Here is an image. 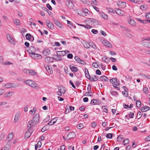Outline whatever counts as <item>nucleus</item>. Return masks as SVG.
<instances>
[{"mask_svg":"<svg viewBox=\"0 0 150 150\" xmlns=\"http://www.w3.org/2000/svg\"><path fill=\"white\" fill-rule=\"evenodd\" d=\"M40 115L38 114H35L33 119L29 121L28 124V128L30 129L32 127L35 126L38 122Z\"/></svg>","mask_w":150,"mask_h":150,"instance_id":"1","label":"nucleus"},{"mask_svg":"<svg viewBox=\"0 0 150 150\" xmlns=\"http://www.w3.org/2000/svg\"><path fill=\"white\" fill-rule=\"evenodd\" d=\"M24 83L34 88L38 89V85L35 82L31 80H27L24 81Z\"/></svg>","mask_w":150,"mask_h":150,"instance_id":"2","label":"nucleus"},{"mask_svg":"<svg viewBox=\"0 0 150 150\" xmlns=\"http://www.w3.org/2000/svg\"><path fill=\"white\" fill-rule=\"evenodd\" d=\"M77 13L78 15L83 16H84L86 15V13L88 14H89L90 12L89 11L86 9H84L83 11L79 10H77Z\"/></svg>","mask_w":150,"mask_h":150,"instance_id":"3","label":"nucleus"},{"mask_svg":"<svg viewBox=\"0 0 150 150\" xmlns=\"http://www.w3.org/2000/svg\"><path fill=\"white\" fill-rule=\"evenodd\" d=\"M30 56L33 58L35 59H40L42 58V56L40 54H35V53H30Z\"/></svg>","mask_w":150,"mask_h":150,"instance_id":"4","label":"nucleus"},{"mask_svg":"<svg viewBox=\"0 0 150 150\" xmlns=\"http://www.w3.org/2000/svg\"><path fill=\"white\" fill-rule=\"evenodd\" d=\"M109 81L111 83L116 86H118L120 85L119 81H117V79L115 78H113L110 79Z\"/></svg>","mask_w":150,"mask_h":150,"instance_id":"5","label":"nucleus"},{"mask_svg":"<svg viewBox=\"0 0 150 150\" xmlns=\"http://www.w3.org/2000/svg\"><path fill=\"white\" fill-rule=\"evenodd\" d=\"M69 52V51L66 50L65 51H57V52L56 54L57 56L62 57L66 55V54Z\"/></svg>","mask_w":150,"mask_h":150,"instance_id":"6","label":"nucleus"},{"mask_svg":"<svg viewBox=\"0 0 150 150\" xmlns=\"http://www.w3.org/2000/svg\"><path fill=\"white\" fill-rule=\"evenodd\" d=\"M88 21L91 25L96 26L98 25V21L96 19H91Z\"/></svg>","mask_w":150,"mask_h":150,"instance_id":"7","label":"nucleus"},{"mask_svg":"<svg viewBox=\"0 0 150 150\" xmlns=\"http://www.w3.org/2000/svg\"><path fill=\"white\" fill-rule=\"evenodd\" d=\"M16 87V85L14 83H7L4 85L3 87L5 88H15Z\"/></svg>","mask_w":150,"mask_h":150,"instance_id":"8","label":"nucleus"},{"mask_svg":"<svg viewBox=\"0 0 150 150\" xmlns=\"http://www.w3.org/2000/svg\"><path fill=\"white\" fill-rule=\"evenodd\" d=\"M7 37L8 40L11 44H15V42L14 41L12 36L10 34H7Z\"/></svg>","mask_w":150,"mask_h":150,"instance_id":"9","label":"nucleus"},{"mask_svg":"<svg viewBox=\"0 0 150 150\" xmlns=\"http://www.w3.org/2000/svg\"><path fill=\"white\" fill-rule=\"evenodd\" d=\"M47 26L50 29L53 30L54 28L53 24L49 20H47L46 21Z\"/></svg>","mask_w":150,"mask_h":150,"instance_id":"10","label":"nucleus"},{"mask_svg":"<svg viewBox=\"0 0 150 150\" xmlns=\"http://www.w3.org/2000/svg\"><path fill=\"white\" fill-rule=\"evenodd\" d=\"M102 43L104 45L108 47H111L112 46V45L106 40H103Z\"/></svg>","mask_w":150,"mask_h":150,"instance_id":"11","label":"nucleus"},{"mask_svg":"<svg viewBox=\"0 0 150 150\" xmlns=\"http://www.w3.org/2000/svg\"><path fill=\"white\" fill-rule=\"evenodd\" d=\"M115 11L116 13L119 16H122L124 15V12L119 8L116 9Z\"/></svg>","mask_w":150,"mask_h":150,"instance_id":"12","label":"nucleus"},{"mask_svg":"<svg viewBox=\"0 0 150 150\" xmlns=\"http://www.w3.org/2000/svg\"><path fill=\"white\" fill-rule=\"evenodd\" d=\"M117 4L118 6L121 8H124L126 6V3L125 2L119 1Z\"/></svg>","mask_w":150,"mask_h":150,"instance_id":"13","label":"nucleus"},{"mask_svg":"<svg viewBox=\"0 0 150 150\" xmlns=\"http://www.w3.org/2000/svg\"><path fill=\"white\" fill-rule=\"evenodd\" d=\"M66 4L67 6L70 9H73L74 8V6L72 1H67Z\"/></svg>","mask_w":150,"mask_h":150,"instance_id":"14","label":"nucleus"},{"mask_svg":"<svg viewBox=\"0 0 150 150\" xmlns=\"http://www.w3.org/2000/svg\"><path fill=\"white\" fill-rule=\"evenodd\" d=\"M69 68L71 71L73 72H76L78 71L77 67L74 66L70 65L69 66Z\"/></svg>","mask_w":150,"mask_h":150,"instance_id":"15","label":"nucleus"},{"mask_svg":"<svg viewBox=\"0 0 150 150\" xmlns=\"http://www.w3.org/2000/svg\"><path fill=\"white\" fill-rule=\"evenodd\" d=\"M25 37L27 39L30 40L31 41H33L34 40L33 37L30 34H27L26 35Z\"/></svg>","mask_w":150,"mask_h":150,"instance_id":"16","label":"nucleus"},{"mask_svg":"<svg viewBox=\"0 0 150 150\" xmlns=\"http://www.w3.org/2000/svg\"><path fill=\"white\" fill-rule=\"evenodd\" d=\"M11 142L10 141H8L4 147V150H8L11 147Z\"/></svg>","mask_w":150,"mask_h":150,"instance_id":"17","label":"nucleus"},{"mask_svg":"<svg viewBox=\"0 0 150 150\" xmlns=\"http://www.w3.org/2000/svg\"><path fill=\"white\" fill-rule=\"evenodd\" d=\"M20 113L19 112H16L14 120V122H16L18 121L20 117Z\"/></svg>","mask_w":150,"mask_h":150,"instance_id":"18","label":"nucleus"},{"mask_svg":"<svg viewBox=\"0 0 150 150\" xmlns=\"http://www.w3.org/2000/svg\"><path fill=\"white\" fill-rule=\"evenodd\" d=\"M42 53L45 56L48 55L50 54V51L49 49H45L43 51Z\"/></svg>","mask_w":150,"mask_h":150,"instance_id":"19","label":"nucleus"},{"mask_svg":"<svg viewBox=\"0 0 150 150\" xmlns=\"http://www.w3.org/2000/svg\"><path fill=\"white\" fill-rule=\"evenodd\" d=\"M54 23L56 24V25L59 27V28H62L63 27V26L62 24L60 23L58 21V20H55L54 21Z\"/></svg>","mask_w":150,"mask_h":150,"instance_id":"20","label":"nucleus"},{"mask_svg":"<svg viewBox=\"0 0 150 150\" xmlns=\"http://www.w3.org/2000/svg\"><path fill=\"white\" fill-rule=\"evenodd\" d=\"M53 59V58L50 57H47L45 58V60L47 63H49L52 62Z\"/></svg>","mask_w":150,"mask_h":150,"instance_id":"21","label":"nucleus"},{"mask_svg":"<svg viewBox=\"0 0 150 150\" xmlns=\"http://www.w3.org/2000/svg\"><path fill=\"white\" fill-rule=\"evenodd\" d=\"M75 136V134L74 132L69 133L67 135V137L69 139L73 138Z\"/></svg>","mask_w":150,"mask_h":150,"instance_id":"22","label":"nucleus"},{"mask_svg":"<svg viewBox=\"0 0 150 150\" xmlns=\"http://www.w3.org/2000/svg\"><path fill=\"white\" fill-rule=\"evenodd\" d=\"M84 47L86 48H89L91 47V42L89 43L88 42H84L83 43Z\"/></svg>","mask_w":150,"mask_h":150,"instance_id":"23","label":"nucleus"},{"mask_svg":"<svg viewBox=\"0 0 150 150\" xmlns=\"http://www.w3.org/2000/svg\"><path fill=\"white\" fill-rule=\"evenodd\" d=\"M13 94V91H10L4 94V96L5 98H7L12 96Z\"/></svg>","mask_w":150,"mask_h":150,"instance_id":"24","label":"nucleus"},{"mask_svg":"<svg viewBox=\"0 0 150 150\" xmlns=\"http://www.w3.org/2000/svg\"><path fill=\"white\" fill-rule=\"evenodd\" d=\"M150 109V108L148 106L145 105L141 108V111L143 112H145Z\"/></svg>","mask_w":150,"mask_h":150,"instance_id":"25","label":"nucleus"},{"mask_svg":"<svg viewBox=\"0 0 150 150\" xmlns=\"http://www.w3.org/2000/svg\"><path fill=\"white\" fill-rule=\"evenodd\" d=\"M28 129V130L25 132L24 137L25 139L28 138L31 135V133L30 131Z\"/></svg>","mask_w":150,"mask_h":150,"instance_id":"26","label":"nucleus"},{"mask_svg":"<svg viewBox=\"0 0 150 150\" xmlns=\"http://www.w3.org/2000/svg\"><path fill=\"white\" fill-rule=\"evenodd\" d=\"M148 8L147 5L146 4L142 5L140 6V8L142 11H144L146 10Z\"/></svg>","mask_w":150,"mask_h":150,"instance_id":"27","label":"nucleus"},{"mask_svg":"<svg viewBox=\"0 0 150 150\" xmlns=\"http://www.w3.org/2000/svg\"><path fill=\"white\" fill-rule=\"evenodd\" d=\"M99 14L100 15L102 16L103 18L104 19L107 20L108 19V16L105 14L103 12H99Z\"/></svg>","mask_w":150,"mask_h":150,"instance_id":"28","label":"nucleus"},{"mask_svg":"<svg viewBox=\"0 0 150 150\" xmlns=\"http://www.w3.org/2000/svg\"><path fill=\"white\" fill-rule=\"evenodd\" d=\"M142 44L144 46L150 48V42L144 41L143 42Z\"/></svg>","mask_w":150,"mask_h":150,"instance_id":"29","label":"nucleus"},{"mask_svg":"<svg viewBox=\"0 0 150 150\" xmlns=\"http://www.w3.org/2000/svg\"><path fill=\"white\" fill-rule=\"evenodd\" d=\"M13 22L17 26H19L20 25V21L16 19H14L13 20Z\"/></svg>","mask_w":150,"mask_h":150,"instance_id":"30","label":"nucleus"},{"mask_svg":"<svg viewBox=\"0 0 150 150\" xmlns=\"http://www.w3.org/2000/svg\"><path fill=\"white\" fill-rule=\"evenodd\" d=\"M100 79L102 81H107L108 80L106 76H101L100 78Z\"/></svg>","mask_w":150,"mask_h":150,"instance_id":"31","label":"nucleus"},{"mask_svg":"<svg viewBox=\"0 0 150 150\" xmlns=\"http://www.w3.org/2000/svg\"><path fill=\"white\" fill-rule=\"evenodd\" d=\"M85 70L86 73L85 76L87 79H89L91 77L89 75L88 70L86 68H85Z\"/></svg>","mask_w":150,"mask_h":150,"instance_id":"32","label":"nucleus"},{"mask_svg":"<svg viewBox=\"0 0 150 150\" xmlns=\"http://www.w3.org/2000/svg\"><path fill=\"white\" fill-rule=\"evenodd\" d=\"M35 51L36 49L33 46H31L30 47L29 51L30 53H35Z\"/></svg>","mask_w":150,"mask_h":150,"instance_id":"33","label":"nucleus"},{"mask_svg":"<svg viewBox=\"0 0 150 150\" xmlns=\"http://www.w3.org/2000/svg\"><path fill=\"white\" fill-rule=\"evenodd\" d=\"M129 23L133 26L136 25V23L135 21L133 19H130L129 22Z\"/></svg>","mask_w":150,"mask_h":150,"instance_id":"34","label":"nucleus"},{"mask_svg":"<svg viewBox=\"0 0 150 150\" xmlns=\"http://www.w3.org/2000/svg\"><path fill=\"white\" fill-rule=\"evenodd\" d=\"M13 133H9L8 136V139H9L8 141H10L11 142V140L13 138Z\"/></svg>","mask_w":150,"mask_h":150,"instance_id":"35","label":"nucleus"},{"mask_svg":"<svg viewBox=\"0 0 150 150\" xmlns=\"http://www.w3.org/2000/svg\"><path fill=\"white\" fill-rule=\"evenodd\" d=\"M58 90L63 94L65 92V88L64 87H62L60 88H58Z\"/></svg>","mask_w":150,"mask_h":150,"instance_id":"36","label":"nucleus"},{"mask_svg":"<svg viewBox=\"0 0 150 150\" xmlns=\"http://www.w3.org/2000/svg\"><path fill=\"white\" fill-rule=\"evenodd\" d=\"M141 105V102L139 100L137 101L136 102V105L137 107L139 108L140 107Z\"/></svg>","mask_w":150,"mask_h":150,"instance_id":"37","label":"nucleus"},{"mask_svg":"<svg viewBox=\"0 0 150 150\" xmlns=\"http://www.w3.org/2000/svg\"><path fill=\"white\" fill-rule=\"evenodd\" d=\"M89 80L91 81H96L98 80V78L96 76H94L93 77H91Z\"/></svg>","mask_w":150,"mask_h":150,"instance_id":"38","label":"nucleus"},{"mask_svg":"<svg viewBox=\"0 0 150 150\" xmlns=\"http://www.w3.org/2000/svg\"><path fill=\"white\" fill-rule=\"evenodd\" d=\"M29 75H35L36 74V73L34 71L32 70H29Z\"/></svg>","mask_w":150,"mask_h":150,"instance_id":"39","label":"nucleus"},{"mask_svg":"<svg viewBox=\"0 0 150 150\" xmlns=\"http://www.w3.org/2000/svg\"><path fill=\"white\" fill-rule=\"evenodd\" d=\"M123 139V136L121 135L119 136L117 138V140L119 142H121Z\"/></svg>","mask_w":150,"mask_h":150,"instance_id":"40","label":"nucleus"},{"mask_svg":"<svg viewBox=\"0 0 150 150\" xmlns=\"http://www.w3.org/2000/svg\"><path fill=\"white\" fill-rule=\"evenodd\" d=\"M92 66L94 68H98L99 67V65L97 63H93L92 64Z\"/></svg>","mask_w":150,"mask_h":150,"instance_id":"41","label":"nucleus"},{"mask_svg":"<svg viewBox=\"0 0 150 150\" xmlns=\"http://www.w3.org/2000/svg\"><path fill=\"white\" fill-rule=\"evenodd\" d=\"M142 114L141 113V112L140 111H139L137 114V118L138 119H140L141 117H142Z\"/></svg>","mask_w":150,"mask_h":150,"instance_id":"42","label":"nucleus"},{"mask_svg":"<svg viewBox=\"0 0 150 150\" xmlns=\"http://www.w3.org/2000/svg\"><path fill=\"white\" fill-rule=\"evenodd\" d=\"M107 107L105 106H102V109H103V111L106 113H107L108 110Z\"/></svg>","mask_w":150,"mask_h":150,"instance_id":"43","label":"nucleus"},{"mask_svg":"<svg viewBox=\"0 0 150 150\" xmlns=\"http://www.w3.org/2000/svg\"><path fill=\"white\" fill-rule=\"evenodd\" d=\"M98 101L94 99L91 100V103L92 105H95L98 104Z\"/></svg>","mask_w":150,"mask_h":150,"instance_id":"44","label":"nucleus"},{"mask_svg":"<svg viewBox=\"0 0 150 150\" xmlns=\"http://www.w3.org/2000/svg\"><path fill=\"white\" fill-rule=\"evenodd\" d=\"M129 142V141L128 139L126 138L124 140L123 142V143H124V145H126L127 144H128Z\"/></svg>","mask_w":150,"mask_h":150,"instance_id":"45","label":"nucleus"},{"mask_svg":"<svg viewBox=\"0 0 150 150\" xmlns=\"http://www.w3.org/2000/svg\"><path fill=\"white\" fill-rule=\"evenodd\" d=\"M102 59L106 63H108L109 61L108 58L106 57H104Z\"/></svg>","mask_w":150,"mask_h":150,"instance_id":"46","label":"nucleus"},{"mask_svg":"<svg viewBox=\"0 0 150 150\" xmlns=\"http://www.w3.org/2000/svg\"><path fill=\"white\" fill-rule=\"evenodd\" d=\"M54 59L56 61H60L62 60V58L60 57H59L57 55L55 57V58Z\"/></svg>","mask_w":150,"mask_h":150,"instance_id":"47","label":"nucleus"},{"mask_svg":"<svg viewBox=\"0 0 150 150\" xmlns=\"http://www.w3.org/2000/svg\"><path fill=\"white\" fill-rule=\"evenodd\" d=\"M23 71L25 73L28 74H29V70L27 69H24L23 70Z\"/></svg>","mask_w":150,"mask_h":150,"instance_id":"48","label":"nucleus"},{"mask_svg":"<svg viewBox=\"0 0 150 150\" xmlns=\"http://www.w3.org/2000/svg\"><path fill=\"white\" fill-rule=\"evenodd\" d=\"M77 62L83 65H84L85 64V62L83 60L81 59H80L79 60L78 62Z\"/></svg>","mask_w":150,"mask_h":150,"instance_id":"49","label":"nucleus"},{"mask_svg":"<svg viewBox=\"0 0 150 150\" xmlns=\"http://www.w3.org/2000/svg\"><path fill=\"white\" fill-rule=\"evenodd\" d=\"M33 110H31L30 111V112H31V114L33 115H34L36 111L35 108H33Z\"/></svg>","mask_w":150,"mask_h":150,"instance_id":"50","label":"nucleus"},{"mask_svg":"<svg viewBox=\"0 0 150 150\" xmlns=\"http://www.w3.org/2000/svg\"><path fill=\"white\" fill-rule=\"evenodd\" d=\"M112 134H108L106 135V137L108 139H111L112 137Z\"/></svg>","mask_w":150,"mask_h":150,"instance_id":"51","label":"nucleus"},{"mask_svg":"<svg viewBox=\"0 0 150 150\" xmlns=\"http://www.w3.org/2000/svg\"><path fill=\"white\" fill-rule=\"evenodd\" d=\"M111 94L113 96H116L117 94V92L114 91H111L110 92Z\"/></svg>","mask_w":150,"mask_h":150,"instance_id":"52","label":"nucleus"},{"mask_svg":"<svg viewBox=\"0 0 150 150\" xmlns=\"http://www.w3.org/2000/svg\"><path fill=\"white\" fill-rule=\"evenodd\" d=\"M29 106L28 105H25L24 107V110L25 112H26L28 110Z\"/></svg>","mask_w":150,"mask_h":150,"instance_id":"53","label":"nucleus"},{"mask_svg":"<svg viewBox=\"0 0 150 150\" xmlns=\"http://www.w3.org/2000/svg\"><path fill=\"white\" fill-rule=\"evenodd\" d=\"M134 115V113L132 112H130L129 114V116L130 118H133V116Z\"/></svg>","mask_w":150,"mask_h":150,"instance_id":"54","label":"nucleus"},{"mask_svg":"<svg viewBox=\"0 0 150 150\" xmlns=\"http://www.w3.org/2000/svg\"><path fill=\"white\" fill-rule=\"evenodd\" d=\"M91 92L89 91L88 92L84 94V96H91Z\"/></svg>","mask_w":150,"mask_h":150,"instance_id":"55","label":"nucleus"},{"mask_svg":"<svg viewBox=\"0 0 150 150\" xmlns=\"http://www.w3.org/2000/svg\"><path fill=\"white\" fill-rule=\"evenodd\" d=\"M145 17L147 19H150V13H146Z\"/></svg>","mask_w":150,"mask_h":150,"instance_id":"56","label":"nucleus"},{"mask_svg":"<svg viewBox=\"0 0 150 150\" xmlns=\"http://www.w3.org/2000/svg\"><path fill=\"white\" fill-rule=\"evenodd\" d=\"M77 127L79 129H80L83 128V125L81 124H80L77 126Z\"/></svg>","mask_w":150,"mask_h":150,"instance_id":"57","label":"nucleus"},{"mask_svg":"<svg viewBox=\"0 0 150 150\" xmlns=\"http://www.w3.org/2000/svg\"><path fill=\"white\" fill-rule=\"evenodd\" d=\"M5 135V133H1L0 135V140L3 139Z\"/></svg>","mask_w":150,"mask_h":150,"instance_id":"58","label":"nucleus"},{"mask_svg":"<svg viewBox=\"0 0 150 150\" xmlns=\"http://www.w3.org/2000/svg\"><path fill=\"white\" fill-rule=\"evenodd\" d=\"M91 125L92 127H95L97 125V123L96 122H93L91 124Z\"/></svg>","mask_w":150,"mask_h":150,"instance_id":"59","label":"nucleus"},{"mask_svg":"<svg viewBox=\"0 0 150 150\" xmlns=\"http://www.w3.org/2000/svg\"><path fill=\"white\" fill-rule=\"evenodd\" d=\"M91 32L94 34H96L97 33L98 31L97 30L93 29L91 30Z\"/></svg>","mask_w":150,"mask_h":150,"instance_id":"60","label":"nucleus"},{"mask_svg":"<svg viewBox=\"0 0 150 150\" xmlns=\"http://www.w3.org/2000/svg\"><path fill=\"white\" fill-rule=\"evenodd\" d=\"M4 64L6 65H9L11 64H12L13 63L11 62H6L4 63Z\"/></svg>","mask_w":150,"mask_h":150,"instance_id":"61","label":"nucleus"},{"mask_svg":"<svg viewBox=\"0 0 150 150\" xmlns=\"http://www.w3.org/2000/svg\"><path fill=\"white\" fill-rule=\"evenodd\" d=\"M93 7L99 13V9L97 7L94 6H93Z\"/></svg>","mask_w":150,"mask_h":150,"instance_id":"62","label":"nucleus"},{"mask_svg":"<svg viewBox=\"0 0 150 150\" xmlns=\"http://www.w3.org/2000/svg\"><path fill=\"white\" fill-rule=\"evenodd\" d=\"M84 28L87 29H90L91 28V26L90 25L87 24L85 25Z\"/></svg>","mask_w":150,"mask_h":150,"instance_id":"63","label":"nucleus"},{"mask_svg":"<svg viewBox=\"0 0 150 150\" xmlns=\"http://www.w3.org/2000/svg\"><path fill=\"white\" fill-rule=\"evenodd\" d=\"M91 1L95 5H98V2L96 0H91Z\"/></svg>","mask_w":150,"mask_h":150,"instance_id":"64","label":"nucleus"}]
</instances>
